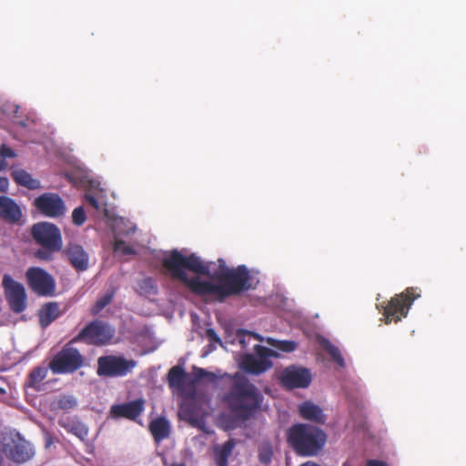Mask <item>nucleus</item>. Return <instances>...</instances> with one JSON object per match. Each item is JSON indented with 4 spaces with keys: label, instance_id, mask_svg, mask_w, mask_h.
<instances>
[{
    "label": "nucleus",
    "instance_id": "nucleus-41",
    "mask_svg": "<svg viewBox=\"0 0 466 466\" xmlns=\"http://www.w3.org/2000/svg\"><path fill=\"white\" fill-rule=\"evenodd\" d=\"M9 187L8 178L5 177H0V191H6Z\"/></svg>",
    "mask_w": 466,
    "mask_h": 466
},
{
    "label": "nucleus",
    "instance_id": "nucleus-11",
    "mask_svg": "<svg viewBox=\"0 0 466 466\" xmlns=\"http://www.w3.org/2000/svg\"><path fill=\"white\" fill-rule=\"evenodd\" d=\"M115 329L110 326L95 321L85 328L78 338L90 344L102 345L107 343L114 336Z\"/></svg>",
    "mask_w": 466,
    "mask_h": 466
},
{
    "label": "nucleus",
    "instance_id": "nucleus-3",
    "mask_svg": "<svg viewBox=\"0 0 466 466\" xmlns=\"http://www.w3.org/2000/svg\"><path fill=\"white\" fill-rule=\"evenodd\" d=\"M287 441L293 451L300 456H317L323 450L326 433L319 427L297 423L287 431Z\"/></svg>",
    "mask_w": 466,
    "mask_h": 466
},
{
    "label": "nucleus",
    "instance_id": "nucleus-34",
    "mask_svg": "<svg viewBox=\"0 0 466 466\" xmlns=\"http://www.w3.org/2000/svg\"><path fill=\"white\" fill-rule=\"evenodd\" d=\"M273 451L269 446L262 447L258 451V460L263 464H268L271 461Z\"/></svg>",
    "mask_w": 466,
    "mask_h": 466
},
{
    "label": "nucleus",
    "instance_id": "nucleus-44",
    "mask_svg": "<svg viewBox=\"0 0 466 466\" xmlns=\"http://www.w3.org/2000/svg\"><path fill=\"white\" fill-rule=\"evenodd\" d=\"M299 466H320V465H319V464H317V463H315L313 461H306V462L300 464Z\"/></svg>",
    "mask_w": 466,
    "mask_h": 466
},
{
    "label": "nucleus",
    "instance_id": "nucleus-15",
    "mask_svg": "<svg viewBox=\"0 0 466 466\" xmlns=\"http://www.w3.org/2000/svg\"><path fill=\"white\" fill-rule=\"evenodd\" d=\"M144 410L143 400H137L123 404L113 405L110 409V417L113 419L127 418L135 420Z\"/></svg>",
    "mask_w": 466,
    "mask_h": 466
},
{
    "label": "nucleus",
    "instance_id": "nucleus-6",
    "mask_svg": "<svg viewBox=\"0 0 466 466\" xmlns=\"http://www.w3.org/2000/svg\"><path fill=\"white\" fill-rule=\"evenodd\" d=\"M32 235L34 239L49 250H60L62 248V238L60 230L48 222L37 223L33 226Z\"/></svg>",
    "mask_w": 466,
    "mask_h": 466
},
{
    "label": "nucleus",
    "instance_id": "nucleus-2",
    "mask_svg": "<svg viewBox=\"0 0 466 466\" xmlns=\"http://www.w3.org/2000/svg\"><path fill=\"white\" fill-rule=\"evenodd\" d=\"M229 378L231 384L222 400L236 419L249 420L260 410L263 396L245 375L237 372Z\"/></svg>",
    "mask_w": 466,
    "mask_h": 466
},
{
    "label": "nucleus",
    "instance_id": "nucleus-16",
    "mask_svg": "<svg viewBox=\"0 0 466 466\" xmlns=\"http://www.w3.org/2000/svg\"><path fill=\"white\" fill-rule=\"evenodd\" d=\"M66 257L74 268L85 271L88 268L89 256L78 244H69L66 250Z\"/></svg>",
    "mask_w": 466,
    "mask_h": 466
},
{
    "label": "nucleus",
    "instance_id": "nucleus-42",
    "mask_svg": "<svg viewBox=\"0 0 466 466\" xmlns=\"http://www.w3.org/2000/svg\"><path fill=\"white\" fill-rule=\"evenodd\" d=\"M366 466H389L385 461L378 460H369Z\"/></svg>",
    "mask_w": 466,
    "mask_h": 466
},
{
    "label": "nucleus",
    "instance_id": "nucleus-27",
    "mask_svg": "<svg viewBox=\"0 0 466 466\" xmlns=\"http://www.w3.org/2000/svg\"><path fill=\"white\" fill-rule=\"evenodd\" d=\"M190 377V388L192 389V393H194V389L197 383H198L202 380H208L209 381H214L216 380V375L212 372H209L202 368H198L194 366L193 370L189 373Z\"/></svg>",
    "mask_w": 466,
    "mask_h": 466
},
{
    "label": "nucleus",
    "instance_id": "nucleus-48",
    "mask_svg": "<svg viewBox=\"0 0 466 466\" xmlns=\"http://www.w3.org/2000/svg\"><path fill=\"white\" fill-rule=\"evenodd\" d=\"M343 466H349V463H348V462H345V463L343 464Z\"/></svg>",
    "mask_w": 466,
    "mask_h": 466
},
{
    "label": "nucleus",
    "instance_id": "nucleus-40",
    "mask_svg": "<svg viewBox=\"0 0 466 466\" xmlns=\"http://www.w3.org/2000/svg\"><path fill=\"white\" fill-rule=\"evenodd\" d=\"M206 336L214 342H221L220 338L213 329H207Z\"/></svg>",
    "mask_w": 466,
    "mask_h": 466
},
{
    "label": "nucleus",
    "instance_id": "nucleus-32",
    "mask_svg": "<svg viewBox=\"0 0 466 466\" xmlns=\"http://www.w3.org/2000/svg\"><path fill=\"white\" fill-rule=\"evenodd\" d=\"M112 297H113L112 293H107V294L104 295L101 299H99L96 302L95 306L91 309V313L93 315L99 313L107 304L110 303Z\"/></svg>",
    "mask_w": 466,
    "mask_h": 466
},
{
    "label": "nucleus",
    "instance_id": "nucleus-4",
    "mask_svg": "<svg viewBox=\"0 0 466 466\" xmlns=\"http://www.w3.org/2000/svg\"><path fill=\"white\" fill-rule=\"evenodd\" d=\"M420 293L413 288H407L402 293L391 298L384 308L383 315L387 324L398 322L408 315L413 301L420 298Z\"/></svg>",
    "mask_w": 466,
    "mask_h": 466
},
{
    "label": "nucleus",
    "instance_id": "nucleus-43",
    "mask_svg": "<svg viewBox=\"0 0 466 466\" xmlns=\"http://www.w3.org/2000/svg\"><path fill=\"white\" fill-rule=\"evenodd\" d=\"M136 290L138 294L140 295H144L145 293V288L143 286V284H139L137 287H136Z\"/></svg>",
    "mask_w": 466,
    "mask_h": 466
},
{
    "label": "nucleus",
    "instance_id": "nucleus-7",
    "mask_svg": "<svg viewBox=\"0 0 466 466\" xmlns=\"http://www.w3.org/2000/svg\"><path fill=\"white\" fill-rule=\"evenodd\" d=\"M136 366L133 360H127L119 356H104L97 360V374L99 376H125Z\"/></svg>",
    "mask_w": 466,
    "mask_h": 466
},
{
    "label": "nucleus",
    "instance_id": "nucleus-47",
    "mask_svg": "<svg viewBox=\"0 0 466 466\" xmlns=\"http://www.w3.org/2000/svg\"><path fill=\"white\" fill-rule=\"evenodd\" d=\"M253 336L257 339H259V336L258 334H253Z\"/></svg>",
    "mask_w": 466,
    "mask_h": 466
},
{
    "label": "nucleus",
    "instance_id": "nucleus-23",
    "mask_svg": "<svg viewBox=\"0 0 466 466\" xmlns=\"http://www.w3.org/2000/svg\"><path fill=\"white\" fill-rule=\"evenodd\" d=\"M320 347L329 354L332 360L339 367L345 368L346 363L339 349L332 344L328 339L321 337L319 339Z\"/></svg>",
    "mask_w": 466,
    "mask_h": 466
},
{
    "label": "nucleus",
    "instance_id": "nucleus-37",
    "mask_svg": "<svg viewBox=\"0 0 466 466\" xmlns=\"http://www.w3.org/2000/svg\"><path fill=\"white\" fill-rule=\"evenodd\" d=\"M57 405L61 409H70L76 405V400L71 397H62L59 399Z\"/></svg>",
    "mask_w": 466,
    "mask_h": 466
},
{
    "label": "nucleus",
    "instance_id": "nucleus-20",
    "mask_svg": "<svg viewBox=\"0 0 466 466\" xmlns=\"http://www.w3.org/2000/svg\"><path fill=\"white\" fill-rule=\"evenodd\" d=\"M15 182L28 189H38L41 187L40 181L34 178L31 174L22 168L14 169L11 173Z\"/></svg>",
    "mask_w": 466,
    "mask_h": 466
},
{
    "label": "nucleus",
    "instance_id": "nucleus-13",
    "mask_svg": "<svg viewBox=\"0 0 466 466\" xmlns=\"http://www.w3.org/2000/svg\"><path fill=\"white\" fill-rule=\"evenodd\" d=\"M35 207L46 216L60 217L66 212L63 199L55 193H45L35 199Z\"/></svg>",
    "mask_w": 466,
    "mask_h": 466
},
{
    "label": "nucleus",
    "instance_id": "nucleus-36",
    "mask_svg": "<svg viewBox=\"0 0 466 466\" xmlns=\"http://www.w3.org/2000/svg\"><path fill=\"white\" fill-rule=\"evenodd\" d=\"M72 218L76 225H82L86 220L84 209L81 207L75 208L72 213Z\"/></svg>",
    "mask_w": 466,
    "mask_h": 466
},
{
    "label": "nucleus",
    "instance_id": "nucleus-1",
    "mask_svg": "<svg viewBox=\"0 0 466 466\" xmlns=\"http://www.w3.org/2000/svg\"><path fill=\"white\" fill-rule=\"evenodd\" d=\"M218 268L210 274L208 265L195 254L184 256L177 249L162 261L173 280L183 283L196 295L211 296L218 302L256 289L257 283L245 265L230 268L223 258H218Z\"/></svg>",
    "mask_w": 466,
    "mask_h": 466
},
{
    "label": "nucleus",
    "instance_id": "nucleus-33",
    "mask_svg": "<svg viewBox=\"0 0 466 466\" xmlns=\"http://www.w3.org/2000/svg\"><path fill=\"white\" fill-rule=\"evenodd\" d=\"M70 431L81 440H85L88 433L87 428L81 422H74L70 428Z\"/></svg>",
    "mask_w": 466,
    "mask_h": 466
},
{
    "label": "nucleus",
    "instance_id": "nucleus-14",
    "mask_svg": "<svg viewBox=\"0 0 466 466\" xmlns=\"http://www.w3.org/2000/svg\"><path fill=\"white\" fill-rule=\"evenodd\" d=\"M167 383L170 389L177 390L181 395L192 392L189 373L186 372L179 365L174 366L169 370Z\"/></svg>",
    "mask_w": 466,
    "mask_h": 466
},
{
    "label": "nucleus",
    "instance_id": "nucleus-9",
    "mask_svg": "<svg viewBox=\"0 0 466 466\" xmlns=\"http://www.w3.org/2000/svg\"><path fill=\"white\" fill-rule=\"evenodd\" d=\"M3 287L10 308L15 312H22L26 305V293L24 286L14 280L10 276L5 275L3 278Z\"/></svg>",
    "mask_w": 466,
    "mask_h": 466
},
{
    "label": "nucleus",
    "instance_id": "nucleus-49",
    "mask_svg": "<svg viewBox=\"0 0 466 466\" xmlns=\"http://www.w3.org/2000/svg\"><path fill=\"white\" fill-rule=\"evenodd\" d=\"M147 285H148V284H149L150 279H147Z\"/></svg>",
    "mask_w": 466,
    "mask_h": 466
},
{
    "label": "nucleus",
    "instance_id": "nucleus-45",
    "mask_svg": "<svg viewBox=\"0 0 466 466\" xmlns=\"http://www.w3.org/2000/svg\"><path fill=\"white\" fill-rule=\"evenodd\" d=\"M171 466H186V465L183 463H174Z\"/></svg>",
    "mask_w": 466,
    "mask_h": 466
},
{
    "label": "nucleus",
    "instance_id": "nucleus-17",
    "mask_svg": "<svg viewBox=\"0 0 466 466\" xmlns=\"http://www.w3.org/2000/svg\"><path fill=\"white\" fill-rule=\"evenodd\" d=\"M0 217L8 222H18L22 217L20 207L10 198L0 197Z\"/></svg>",
    "mask_w": 466,
    "mask_h": 466
},
{
    "label": "nucleus",
    "instance_id": "nucleus-39",
    "mask_svg": "<svg viewBox=\"0 0 466 466\" xmlns=\"http://www.w3.org/2000/svg\"><path fill=\"white\" fill-rule=\"evenodd\" d=\"M86 200L90 206L94 207L96 209L99 208L98 197L93 196L88 193V194H86Z\"/></svg>",
    "mask_w": 466,
    "mask_h": 466
},
{
    "label": "nucleus",
    "instance_id": "nucleus-10",
    "mask_svg": "<svg viewBox=\"0 0 466 466\" xmlns=\"http://www.w3.org/2000/svg\"><path fill=\"white\" fill-rule=\"evenodd\" d=\"M281 384L289 389H305L311 382L309 370L302 367L289 366L280 375Z\"/></svg>",
    "mask_w": 466,
    "mask_h": 466
},
{
    "label": "nucleus",
    "instance_id": "nucleus-29",
    "mask_svg": "<svg viewBox=\"0 0 466 466\" xmlns=\"http://www.w3.org/2000/svg\"><path fill=\"white\" fill-rule=\"evenodd\" d=\"M268 343L274 348L284 352H292L298 347V343L293 340H276L270 339H268Z\"/></svg>",
    "mask_w": 466,
    "mask_h": 466
},
{
    "label": "nucleus",
    "instance_id": "nucleus-22",
    "mask_svg": "<svg viewBox=\"0 0 466 466\" xmlns=\"http://www.w3.org/2000/svg\"><path fill=\"white\" fill-rule=\"evenodd\" d=\"M114 238H125L136 231V226L124 218H116L112 223Z\"/></svg>",
    "mask_w": 466,
    "mask_h": 466
},
{
    "label": "nucleus",
    "instance_id": "nucleus-24",
    "mask_svg": "<svg viewBox=\"0 0 466 466\" xmlns=\"http://www.w3.org/2000/svg\"><path fill=\"white\" fill-rule=\"evenodd\" d=\"M320 347L329 354L332 360L339 367L345 368L346 363L339 349L332 344L328 339L321 337L319 339Z\"/></svg>",
    "mask_w": 466,
    "mask_h": 466
},
{
    "label": "nucleus",
    "instance_id": "nucleus-30",
    "mask_svg": "<svg viewBox=\"0 0 466 466\" xmlns=\"http://www.w3.org/2000/svg\"><path fill=\"white\" fill-rule=\"evenodd\" d=\"M17 154L11 147L6 145H2L0 147V171L7 167L6 158H15Z\"/></svg>",
    "mask_w": 466,
    "mask_h": 466
},
{
    "label": "nucleus",
    "instance_id": "nucleus-19",
    "mask_svg": "<svg viewBox=\"0 0 466 466\" xmlns=\"http://www.w3.org/2000/svg\"><path fill=\"white\" fill-rule=\"evenodd\" d=\"M149 431L157 443L167 439L170 434V425L167 419L160 417L149 424Z\"/></svg>",
    "mask_w": 466,
    "mask_h": 466
},
{
    "label": "nucleus",
    "instance_id": "nucleus-28",
    "mask_svg": "<svg viewBox=\"0 0 466 466\" xmlns=\"http://www.w3.org/2000/svg\"><path fill=\"white\" fill-rule=\"evenodd\" d=\"M113 250L118 256H131L136 254L135 248L127 244L125 238H116L114 240Z\"/></svg>",
    "mask_w": 466,
    "mask_h": 466
},
{
    "label": "nucleus",
    "instance_id": "nucleus-35",
    "mask_svg": "<svg viewBox=\"0 0 466 466\" xmlns=\"http://www.w3.org/2000/svg\"><path fill=\"white\" fill-rule=\"evenodd\" d=\"M20 106L13 102H5L2 106V111L6 116H15L19 112Z\"/></svg>",
    "mask_w": 466,
    "mask_h": 466
},
{
    "label": "nucleus",
    "instance_id": "nucleus-25",
    "mask_svg": "<svg viewBox=\"0 0 466 466\" xmlns=\"http://www.w3.org/2000/svg\"><path fill=\"white\" fill-rule=\"evenodd\" d=\"M59 315V309L56 303L46 304L39 312V319L42 327H46Z\"/></svg>",
    "mask_w": 466,
    "mask_h": 466
},
{
    "label": "nucleus",
    "instance_id": "nucleus-46",
    "mask_svg": "<svg viewBox=\"0 0 466 466\" xmlns=\"http://www.w3.org/2000/svg\"><path fill=\"white\" fill-rule=\"evenodd\" d=\"M5 392V390L0 387V393L4 394Z\"/></svg>",
    "mask_w": 466,
    "mask_h": 466
},
{
    "label": "nucleus",
    "instance_id": "nucleus-21",
    "mask_svg": "<svg viewBox=\"0 0 466 466\" xmlns=\"http://www.w3.org/2000/svg\"><path fill=\"white\" fill-rule=\"evenodd\" d=\"M235 446V441L233 439H229L221 446L218 445L214 448L215 461L217 466H228V458L232 454Z\"/></svg>",
    "mask_w": 466,
    "mask_h": 466
},
{
    "label": "nucleus",
    "instance_id": "nucleus-38",
    "mask_svg": "<svg viewBox=\"0 0 466 466\" xmlns=\"http://www.w3.org/2000/svg\"><path fill=\"white\" fill-rule=\"evenodd\" d=\"M53 251L54 250H49L47 248L39 249L38 251L35 252V257L40 259L50 260L52 258L51 252Z\"/></svg>",
    "mask_w": 466,
    "mask_h": 466
},
{
    "label": "nucleus",
    "instance_id": "nucleus-26",
    "mask_svg": "<svg viewBox=\"0 0 466 466\" xmlns=\"http://www.w3.org/2000/svg\"><path fill=\"white\" fill-rule=\"evenodd\" d=\"M243 369L252 374H260L266 370L265 361L258 360L253 355H248L242 362Z\"/></svg>",
    "mask_w": 466,
    "mask_h": 466
},
{
    "label": "nucleus",
    "instance_id": "nucleus-5",
    "mask_svg": "<svg viewBox=\"0 0 466 466\" xmlns=\"http://www.w3.org/2000/svg\"><path fill=\"white\" fill-rule=\"evenodd\" d=\"M2 451L8 459L18 463L29 461L35 454L31 444L19 433L5 435L2 441Z\"/></svg>",
    "mask_w": 466,
    "mask_h": 466
},
{
    "label": "nucleus",
    "instance_id": "nucleus-8",
    "mask_svg": "<svg viewBox=\"0 0 466 466\" xmlns=\"http://www.w3.org/2000/svg\"><path fill=\"white\" fill-rule=\"evenodd\" d=\"M83 364V359L78 350L73 348L63 349L50 362L49 367L55 373L71 372Z\"/></svg>",
    "mask_w": 466,
    "mask_h": 466
},
{
    "label": "nucleus",
    "instance_id": "nucleus-18",
    "mask_svg": "<svg viewBox=\"0 0 466 466\" xmlns=\"http://www.w3.org/2000/svg\"><path fill=\"white\" fill-rule=\"evenodd\" d=\"M300 416L309 421H313L317 424H323L326 420V416L323 413L322 409L310 401H305L299 405Z\"/></svg>",
    "mask_w": 466,
    "mask_h": 466
},
{
    "label": "nucleus",
    "instance_id": "nucleus-31",
    "mask_svg": "<svg viewBox=\"0 0 466 466\" xmlns=\"http://www.w3.org/2000/svg\"><path fill=\"white\" fill-rule=\"evenodd\" d=\"M47 370L45 368H36L29 377V386L36 388L38 384L46 377Z\"/></svg>",
    "mask_w": 466,
    "mask_h": 466
},
{
    "label": "nucleus",
    "instance_id": "nucleus-12",
    "mask_svg": "<svg viewBox=\"0 0 466 466\" xmlns=\"http://www.w3.org/2000/svg\"><path fill=\"white\" fill-rule=\"evenodd\" d=\"M26 279L31 289L39 295H50L55 289L52 277L40 268H30L26 271Z\"/></svg>",
    "mask_w": 466,
    "mask_h": 466
}]
</instances>
